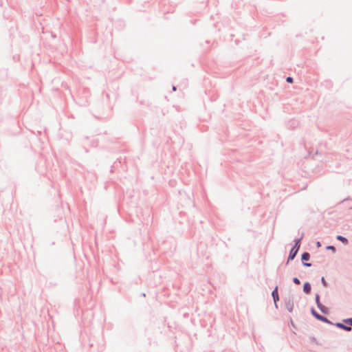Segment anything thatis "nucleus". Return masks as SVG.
Instances as JSON below:
<instances>
[{
  "label": "nucleus",
  "mask_w": 352,
  "mask_h": 352,
  "mask_svg": "<svg viewBox=\"0 0 352 352\" xmlns=\"http://www.w3.org/2000/svg\"><path fill=\"white\" fill-rule=\"evenodd\" d=\"M311 315L318 320L321 321L324 323L328 324H333V322L329 320L327 317L320 314L316 311L314 307H312L310 309Z\"/></svg>",
  "instance_id": "nucleus-1"
},
{
  "label": "nucleus",
  "mask_w": 352,
  "mask_h": 352,
  "mask_svg": "<svg viewBox=\"0 0 352 352\" xmlns=\"http://www.w3.org/2000/svg\"><path fill=\"white\" fill-rule=\"evenodd\" d=\"M285 305L287 310L292 313L294 309V296L292 294H289L288 296L284 299Z\"/></svg>",
  "instance_id": "nucleus-2"
},
{
  "label": "nucleus",
  "mask_w": 352,
  "mask_h": 352,
  "mask_svg": "<svg viewBox=\"0 0 352 352\" xmlns=\"http://www.w3.org/2000/svg\"><path fill=\"white\" fill-rule=\"evenodd\" d=\"M299 250L300 249L297 248V246L292 247L287 257V261L285 263L286 265H287L290 261H293L296 258Z\"/></svg>",
  "instance_id": "nucleus-3"
},
{
  "label": "nucleus",
  "mask_w": 352,
  "mask_h": 352,
  "mask_svg": "<svg viewBox=\"0 0 352 352\" xmlns=\"http://www.w3.org/2000/svg\"><path fill=\"white\" fill-rule=\"evenodd\" d=\"M278 286L276 285L274 289H273V291L272 292V297L273 298V300H274V305H275V307L276 309H278V302L279 301V296H278Z\"/></svg>",
  "instance_id": "nucleus-4"
},
{
  "label": "nucleus",
  "mask_w": 352,
  "mask_h": 352,
  "mask_svg": "<svg viewBox=\"0 0 352 352\" xmlns=\"http://www.w3.org/2000/svg\"><path fill=\"white\" fill-rule=\"evenodd\" d=\"M332 325H334L337 328L344 330L345 331H347V332L350 331V327L349 326H346V324H344L343 322H338L336 323L333 322Z\"/></svg>",
  "instance_id": "nucleus-5"
},
{
  "label": "nucleus",
  "mask_w": 352,
  "mask_h": 352,
  "mask_svg": "<svg viewBox=\"0 0 352 352\" xmlns=\"http://www.w3.org/2000/svg\"><path fill=\"white\" fill-rule=\"evenodd\" d=\"M311 291V285L309 282H305L303 284V292L306 294H309Z\"/></svg>",
  "instance_id": "nucleus-6"
},
{
  "label": "nucleus",
  "mask_w": 352,
  "mask_h": 352,
  "mask_svg": "<svg viewBox=\"0 0 352 352\" xmlns=\"http://www.w3.org/2000/svg\"><path fill=\"white\" fill-rule=\"evenodd\" d=\"M317 307L323 314L327 315L329 314V309L327 307L322 305V303L317 305Z\"/></svg>",
  "instance_id": "nucleus-7"
},
{
  "label": "nucleus",
  "mask_w": 352,
  "mask_h": 352,
  "mask_svg": "<svg viewBox=\"0 0 352 352\" xmlns=\"http://www.w3.org/2000/svg\"><path fill=\"white\" fill-rule=\"evenodd\" d=\"M304 237V232H302L299 238H295L294 240V244L293 246H297L300 249L301 241L302 240Z\"/></svg>",
  "instance_id": "nucleus-8"
},
{
  "label": "nucleus",
  "mask_w": 352,
  "mask_h": 352,
  "mask_svg": "<svg viewBox=\"0 0 352 352\" xmlns=\"http://www.w3.org/2000/svg\"><path fill=\"white\" fill-rule=\"evenodd\" d=\"M336 239L342 242L344 245H348L349 244V240L346 237L342 236V235H337Z\"/></svg>",
  "instance_id": "nucleus-9"
},
{
  "label": "nucleus",
  "mask_w": 352,
  "mask_h": 352,
  "mask_svg": "<svg viewBox=\"0 0 352 352\" xmlns=\"http://www.w3.org/2000/svg\"><path fill=\"white\" fill-rule=\"evenodd\" d=\"M310 254L307 252H304L302 254H301V261L302 262H305V261H307L310 259Z\"/></svg>",
  "instance_id": "nucleus-10"
},
{
  "label": "nucleus",
  "mask_w": 352,
  "mask_h": 352,
  "mask_svg": "<svg viewBox=\"0 0 352 352\" xmlns=\"http://www.w3.org/2000/svg\"><path fill=\"white\" fill-rule=\"evenodd\" d=\"M343 322L346 324V326L350 327V331L352 329V317L348 318L342 320Z\"/></svg>",
  "instance_id": "nucleus-11"
},
{
  "label": "nucleus",
  "mask_w": 352,
  "mask_h": 352,
  "mask_svg": "<svg viewBox=\"0 0 352 352\" xmlns=\"http://www.w3.org/2000/svg\"><path fill=\"white\" fill-rule=\"evenodd\" d=\"M320 298V297L319 294H318V293L316 294H315V301H316V305H318L321 303Z\"/></svg>",
  "instance_id": "nucleus-12"
},
{
  "label": "nucleus",
  "mask_w": 352,
  "mask_h": 352,
  "mask_svg": "<svg viewBox=\"0 0 352 352\" xmlns=\"http://www.w3.org/2000/svg\"><path fill=\"white\" fill-rule=\"evenodd\" d=\"M326 250H331L333 253H335V252H336V248H335V246L331 245H327V246H326Z\"/></svg>",
  "instance_id": "nucleus-13"
},
{
  "label": "nucleus",
  "mask_w": 352,
  "mask_h": 352,
  "mask_svg": "<svg viewBox=\"0 0 352 352\" xmlns=\"http://www.w3.org/2000/svg\"><path fill=\"white\" fill-rule=\"evenodd\" d=\"M321 283L322 285L324 287H329V284L326 281L325 278L324 276H322L321 278Z\"/></svg>",
  "instance_id": "nucleus-14"
},
{
  "label": "nucleus",
  "mask_w": 352,
  "mask_h": 352,
  "mask_svg": "<svg viewBox=\"0 0 352 352\" xmlns=\"http://www.w3.org/2000/svg\"><path fill=\"white\" fill-rule=\"evenodd\" d=\"M292 281L293 283L295 284V285H300V280L297 277H294L292 278Z\"/></svg>",
  "instance_id": "nucleus-15"
},
{
  "label": "nucleus",
  "mask_w": 352,
  "mask_h": 352,
  "mask_svg": "<svg viewBox=\"0 0 352 352\" xmlns=\"http://www.w3.org/2000/svg\"><path fill=\"white\" fill-rule=\"evenodd\" d=\"M286 82L292 84L294 82V78L292 76H287L286 78Z\"/></svg>",
  "instance_id": "nucleus-16"
},
{
  "label": "nucleus",
  "mask_w": 352,
  "mask_h": 352,
  "mask_svg": "<svg viewBox=\"0 0 352 352\" xmlns=\"http://www.w3.org/2000/svg\"><path fill=\"white\" fill-rule=\"evenodd\" d=\"M302 264L304 267H309L311 266V263H307V262H302Z\"/></svg>",
  "instance_id": "nucleus-17"
},
{
  "label": "nucleus",
  "mask_w": 352,
  "mask_h": 352,
  "mask_svg": "<svg viewBox=\"0 0 352 352\" xmlns=\"http://www.w3.org/2000/svg\"><path fill=\"white\" fill-rule=\"evenodd\" d=\"M316 245L317 248H319L322 246L321 242L319 241H316Z\"/></svg>",
  "instance_id": "nucleus-18"
},
{
  "label": "nucleus",
  "mask_w": 352,
  "mask_h": 352,
  "mask_svg": "<svg viewBox=\"0 0 352 352\" xmlns=\"http://www.w3.org/2000/svg\"><path fill=\"white\" fill-rule=\"evenodd\" d=\"M349 199L348 198H346V199H344L343 200H342L340 202L338 203V204H342V203H344V201H347Z\"/></svg>",
  "instance_id": "nucleus-19"
},
{
  "label": "nucleus",
  "mask_w": 352,
  "mask_h": 352,
  "mask_svg": "<svg viewBox=\"0 0 352 352\" xmlns=\"http://www.w3.org/2000/svg\"><path fill=\"white\" fill-rule=\"evenodd\" d=\"M172 90H173V91H175L177 90V87H176V86L173 85V86H172Z\"/></svg>",
  "instance_id": "nucleus-20"
},
{
  "label": "nucleus",
  "mask_w": 352,
  "mask_h": 352,
  "mask_svg": "<svg viewBox=\"0 0 352 352\" xmlns=\"http://www.w3.org/2000/svg\"><path fill=\"white\" fill-rule=\"evenodd\" d=\"M291 324H292V326H294V322L292 319H291Z\"/></svg>",
  "instance_id": "nucleus-21"
},
{
  "label": "nucleus",
  "mask_w": 352,
  "mask_h": 352,
  "mask_svg": "<svg viewBox=\"0 0 352 352\" xmlns=\"http://www.w3.org/2000/svg\"><path fill=\"white\" fill-rule=\"evenodd\" d=\"M349 208H350L351 210H352V207H350Z\"/></svg>",
  "instance_id": "nucleus-22"
}]
</instances>
